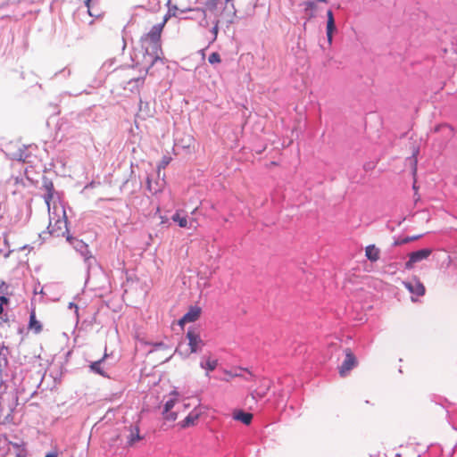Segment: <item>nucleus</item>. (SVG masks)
Segmentation results:
<instances>
[{
	"mask_svg": "<svg viewBox=\"0 0 457 457\" xmlns=\"http://www.w3.org/2000/svg\"><path fill=\"white\" fill-rule=\"evenodd\" d=\"M8 303V298L6 296H0V303H2V306L4 304H6Z\"/></svg>",
	"mask_w": 457,
	"mask_h": 457,
	"instance_id": "a878e982",
	"label": "nucleus"
},
{
	"mask_svg": "<svg viewBox=\"0 0 457 457\" xmlns=\"http://www.w3.org/2000/svg\"><path fill=\"white\" fill-rule=\"evenodd\" d=\"M142 437L139 435V428L137 426H135L131 428L130 435L129 437V443L130 445H133L137 441H139Z\"/></svg>",
	"mask_w": 457,
	"mask_h": 457,
	"instance_id": "aec40b11",
	"label": "nucleus"
},
{
	"mask_svg": "<svg viewBox=\"0 0 457 457\" xmlns=\"http://www.w3.org/2000/svg\"><path fill=\"white\" fill-rule=\"evenodd\" d=\"M29 329L35 334H39L43 329L41 322L37 320L35 310H32L29 313Z\"/></svg>",
	"mask_w": 457,
	"mask_h": 457,
	"instance_id": "f3484780",
	"label": "nucleus"
},
{
	"mask_svg": "<svg viewBox=\"0 0 457 457\" xmlns=\"http://www.w3.org/2000/svg\"><path fill=\"white\" fill-rule=\"evenodd\" d=\"M66 238L82 255L87 256V254L89 253L87 245L83 241L74 238L70 235H68Z\"/></svg>",
	"mask_w": 457,
	"mask_h": 457,
	"instance_id": "f8f14e48",
	"label": "nucleus"
},
{
	"mask_svg": "<svg viewBox=\"0 0 457 457\" xmlns=\"http://www.w3.org/2000/svg\"><path fill=\"white\" fill-rule=\"evenodd\" d=\"M197 211V208H195V210L192 212V214H194Z\"/></svg>",
	"mask_w": 457,
	"mask_h": 457,
	"instance_id": "473e14b6",
	"label": "nucleus"
},
{
	"mask_svg": "<svg viewBox=\"0 0 457 457\" xmlns=\"http://www.w3.org/2000/svg\"><path fill=\"white\" fill-rule=\"evenodd\" d=\"M103 360H100V361H95L93 362L91 365H90V369L95 371L96 373L97 374H100L102 376L104 375L103 370L101 369V362H102Z\"/></svg>",
	"mask_w": 457,
	"mask_h": 457,
	"instance_id": "4be33fe9",
	"label": "nucleus"
},
{
	"mask_svg": "<svg viewBox=\"0 0 457 457\" xmlns=\"http://www.w3.org/2000/svg\"><path fill=\"white\" fill-rule=\"evenodd\" d=\"M199 365L205 371V376L210 378V373L218 367L219 360L211 355H204Z\"/></svg>",
	"mask_w": 457,
	"mask_h": 457,
	"instance_id": "423d86ee",
	"label": "nucleus"
},
{
	"mask_svg": "<svg viewBox=\"0 0 457 457\" xmlns=\"http://www.w3.org/2000/svg\"><path fill=\"white\" fill-rule=\"evenodd\" d=\"M233 419L242 422L245 425H249L252 422L253 414L250 412H245L242 410H236L233 412Z\"/></svg>",
	"mask_w": 457,
	"mask_h": 457,
	"instance_id": "2eb2a0df",
	"label": "nucleus"
},
{
	"mask_svg": "<svg viewBox=\"0 0 457 457\" xmlns=\"http://www.w3.org/2000/svg\"><path fill=\"white\" fill-rule=\"evenodd\" d=\"M69 308H70V309L74 308V309H75V311H76V312H78L79 307H78V305H77V304H75V303H71L69 304Z\"/></svg>",
	"mask_w": 457,
	"mask_h": 457,
	"instance_id": "bb28decb",
	"label": "nucleus"
},
{
	"mask_svg": "<svg viewBox=\"0 0 457 457\" xmlns=\"http://www.w3.org/2000/svg\"><path fill=\"white\" fill-rule=\"evenodd\" d=\"M10 442L6 436L0 435V457H4L9 452Z\"/></svg>",
	"mask_w": 457,
	"mask_h": 457,
	"instance_id": "6ab92c4d",
	"label": "nucleus"
},
{
	"mask_svg": "<svg viewBox=\"0 0 457 457\" xmlns=\"http://www.w3.org/2000/svg\"><path fill=\"white\" fill-rule=\"evenodd\" d=\"M16 457H26L24 453H17Z\"/></svg>",
	"mask_w": 457,
	"mask_h": 457,
	"instance_id": "c756f323",
	"label": "nucleus"
},
{
	"mask_svg": "<svg viewBox=\"0 0 457 457\" xmlns=\"http://www.w3.org/2000/svg\"><path fill=\"white\" fill-rule=\"evenodd\" d=\"M403 285L413 295L420 296L425 294V287L423 284L416 278L403 282Z\"/></svg>",
	"mask_w": 457,
	"mask_h": 457,
	"instance_id": "9b49d317",
	"label": "nucleus"
},
{
	"mask_svg": "<svg viewBox=\"0 0 457 457\" xmlns=\"http://www.w3.org/2000/svg\"><path fill=\"white\" fill-rule=\"evenodd\" d=\"M224 373L226 375H228L229 378H234V377L241 376V374H239V373H237V372L233 373L232 371H228V370H225Z\"/></svg>",
	"mask_w": 457,
	"mask_h": 457,
	"instance_id": "393cba45",
	"label": "nucleus"
},
{
	"mask_svg": "<svg viewBox=\"0 0 457 457\" xmlns=\"http://www.w3.org/2000/svg\"><path fill=\"white\" fill-rule=\"evenodd\" d=\"M164 23L165 21L154 25L150 31L142 36L140 39L141 50L132 59L134 62L133 69L137 68L139 74L137 77L131 78L125 87L131 92H139L145 84L150 69L158 60H161L162 54L161 36Z\"/></svg>",
	"mask_w": 457,
	"mask_h": 457,
	"instance_id": "f257e3e1",
	"label": "nucleus"
},
{
	"mask_svg": "<svg viewBox=\"0 0 457 457\" xmlns=\"http://www.w3.org/2000/svg\"><path fill=\"white\" fill-rule=\"evenodd\" d=\"M165 184L166 182L164 179H157L154 181H153L150 177H147L146 179V188L153 195H156L162 192L165 187Z\"/></svg>",
	"mask_w": 457,
	"mask_h": 457,
	"instance_id": "9d476101",
	"label": "nucleus"
},
{
	"mask_svg": "<svg viewBox=\"0 0 457 457\" xmlns=\"http://www.w3.org/2000/svg\"><path fill=\"white\" fill-rule=\"evenodd\" d=\"M431 253L432 249L430 248H423L415 252H411L409 254V261L405 263V269L411 270L416 263L428 259Z\"/></svg>",
	"mask_w": 457,
	"mask_h": 457,
	"instance_id": "39448f33",
	"label": "nucleus"
},
{
	"mask_svg": "<svg viewBox=\"0 0 457 457\" xmlns=\"http://www.w3.org/2000/svg\"><path fill=\"white\" fill-rule=\"evenodd\" d=\"M186 337L188 340V345L191 353H196L203 350L204 342L202 339L200 329L196 327H190L187 329Z\"/></svg>",
	"mask_w": 457,
	"mask_h": 457,
	"instance_id": "7ed1b4c3",
	"label": "nucleus"
},
{
	"mask_svg": "<svg viewBox=\"0 0 457 457\" xmlns=\"http://www.w3.org/2000/svg\"><path fill=\"white\" fill-rule=\"evenodd\" d=\"M201 315V308L198 306H191L187 312L179 320V325L183 327L186 323L196 321Z\"/></svg>",
	"mask_w": 457,
	"mask_h": 457,
	"instance_id": "6e6552de",
	"label": "nucleus"
},
{
	"mask_svg": "<svg viewBox=\"0 0 457 457\" xmlns=\"http://www.w3.org/2000/svg\"><path fill=\"white\" fill-rule=\"evenodd\" d=\"M208 61L211 64H216L220 62V56L218 53L214 52L209 55Z\"/></svg>",
	"mask_w": 457,
	"mask_h": 457,
	"instance_id": "5701e85b",
	"label": "nucleus"
},
{
	"mask_svg": "<svg viewBox=\"0 0 457 457\" xmlns=\"http://www.w3.org/2000/svg\"><path fill=\"white\" fill-rule=\"evenodd\" d=\"M231 1H232V0H224V2H225L226 4H228V3L231 2Z\"/></svg>",
	"mask_w": 457,
	"mask_h": 457,
	"instance_id": "2f4dec72",
	"label": "nucleus"
},
{
	"mask_svg": "<svg viewBox=\"0 0 457 457\" xmlns=\"http://www.w3.org/2000/svg\"><path fill=\"white\" fill-rule=\"evenodd\" d=\"M4 312V308L2 307V303H0V314H2Z\"/></svg>",
	"mask_w": 457,
	"mask_h": 457,
	"instance_id": "7c9ffc66",
	"label": "nucleus"
},
{
	"mask_svg": "<svg viewBox=\"0 0 457 457\" xmlns=\"http://www.w3.org/2000/svg\"><path fill=\"white\" fill-rule=\"evenodd\" d=\"M46 194L44 195V200L47 205L48 211H50L51 208V201L54 197V185L51 181L46 182L44 185Z\"/></svg>",
	"mask_w": 457,
	"mask_h": 457,
	"instance_id": "a211bd4d",
	"label": "nucleus"
},
{
	"mask_svg": "<svg viewBox=\"0 0 457 457\" xmlns=\"http://www.w3.org/2000/svg\"><path fill=\"white\" fill-rule=\"evenodd\" d=\"M199 417L200 412L196 409H194L183 420L180 421L179 425L181 428H188L194 426L198 420Z\"/></svg>",
	"mask_w": 457,
	"mask_h": 457,
	"instance_id": "ddd939ff",
	"label": "nucleus"
},
{
	"mask_svg": "<svg viewBox=\"0 0 457 457\" xmlns=\"http://www.w3.org/2000/svg\"><path fill=\"white\" fill-rule=\"evenodd\" d=\"M46 457H58V454L56 452H51L46 455Z\"/></svg>",
	"mask_w": 457,
	"mask_h": 457,
	"instance_id": "cd10ccee",
	"label": "nucleus"
},
{
	"mask_svg": "<svg viewBox=\"0 0 457 457\" xmlns=\"http://www.w3.org/2000/svg\"><path fill=\"white\" fill-rule=\"evenodd\" d=\"M441 129H447V130H449L450 132L452 131L451 127H449V126H447V125H444V126H442V127H441Z\"/></svg>",
	"mask_w": 457,
	"mask_h": 457,
	"instance_id": "c85d7f7f",
	"label": "nucleus"
},
{
	"mask_svg": "<svg viewBox=\"0 0 457 457\" xmlns=\"http://www.w3.org/2000/svg\"><path fill=\"white\" fill-rule=\"evenodd\" d=\"M219 31V21H216L214 26L212 27L211 32L212 34V42H214L217 38Z\"/></svg>",
	"mask_w": 457,
	"mask_h": 457,
	"instance_id": "b1692460",
	"label": "nucleus"
},
{
	"mask_svg": "<svg viewBox=\"0 0 457 457\" xmlns=\"http://www.w3.org/2000/svg\"><path fill=\"white\" fill-rule=\"evenodd\" d=\"M365 256L369 261L375 262L380 258V250L375 245H369L365 248Z\"/></svg>",
	"mask_w": 457,
	"mask_h": 457,
	"instance_id": "dca6fc26",
	"label": "nucleus"
},
{
	"mask_svg": "<svg viewBox=\"0 0 457 457\" xmlns=\"http://www.w3.org/2000/svg\"><path fill=\"white\" fill-rule=\"evenodd\" d=\"M328 21H327V38L329 45L332 43L333 33L336 30L334 15L331 10H328L327 12Z\"/></svg>",
	"mask_w": 457,
	"mask_h": 457,
	"instance_id": "4468645a",
	"label": "nucleus"
},
{
	"mask_svg": "<svg viewBox=\"0 0 457 457\" xmlns=\"http://www.w3.org/2000/svg\"><path fill=\"white\" fill-rule=\"evenodd\" d=\"M171 220L176 222L180 228H196L197 221L193 219L188 220L187 216L181 215L180 211H177L171 217Z\"/></svg>",
	"mask_w": 457,
	"mask_h": 457,
	"instance_id": "1a4fd4ad",
	"label": "nucleus"
},
{
	"mask_svg": "<svg viewBox=\"0 0 457 457\" xmlns=\"http://www.w3.org/2000/svg\"><path fill=\"white\" fill-rule=\"evenodd\" d=\"M49 212V233L60 237L69 235L68 222L64 207L60 204L57 206L54 204L53 210L50 208Z\"/></svg>",
	"mask_w": 457,
	"mask_h": 457,
	"instance_id": "f03ea898",
	"label": "nucleus"
},
{
	"mask_svg": "<svg viewBox=\"0 0 457 457\" xmlns=\"http://www.w3.org/2000/svg\"><path fill=\"white\" fill-rule=\"evenodd\" d=\"M170 162H171V157H170V156H163L162 158L160 163L157 166L158 173H160L161 169H165L166 166H168ZM159 176H160V174H158V177Z\"/></svg>",
	"mask_w": 457,
	"mask_h": 457,
	"instance_id": "412c9836",
	"label": "nucleus"
},
{
	"mask_svg": "<svg viewBox=\"0 0 457 457\" xmlns=\"http://www.w3.org/2000/svg\"><path fill=\"white\" fill-rule=\"evenodd\" d=\"M357 364V361L355 356L352 353V352L347 349L345 351V358L343 361L342 365L339 368V373L341 376H345L352 369H353Z\"/></svg>",
	"mask_w": 457,
	"mask_h": 457,
	"instance_id": "0eeeda50",
	"label": "nucleus"
},
{
	"mask_svg": "<svg viewBox=\"0 0 457 457\" xmlns=\"http://www.w3.org/2000/svg\"><path fill=\"white\" fill-rule=\"evenodd\" d=\"M170 399L167 400L164 403L162 416L163 419L168 421H174L178 419V413L176 411H172V409L178 403L179 393L177 391H172L170 394Z\"/></svg>",
	"mask_w": 457,
	"mask_h": 457,
	"instance_id": "20e7f679",
	"label": "nucleus"
},
{
	"mask_svg": "<svg viewBox=\"0 0 457 457\" xmlns=\"http://www.w3.org/2000/svg\"><path fill=\"white\" fill-rule=\"evenodd\" d=\"M14 447H19L20 445L18 444H13Z\"/></svg>",
	"mask_w": 457,
	"mask_h": 457,
	"instance_id": "72a5a7b5",
	"label": "nucleus"
}]
</instances>
